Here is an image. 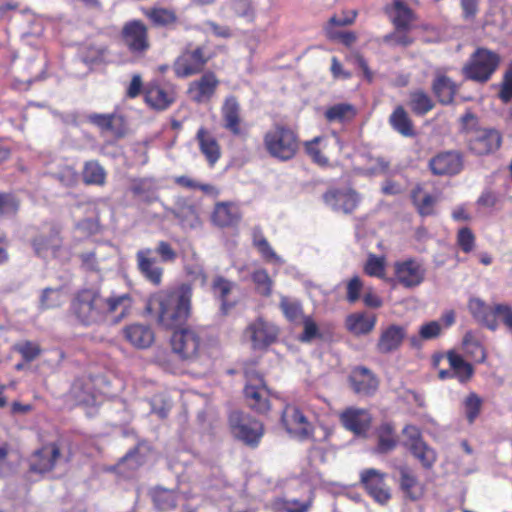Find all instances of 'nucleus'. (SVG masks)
<instances>
[{
	"instance_id": "bf43d9fd",
	"label": "nucleus",
	"mask_w": 512,
	"mask_h": 512,
	"mask_svg": "<svg viewBox=\"0 0 512 512\" xmlns=\"http://www.w3.org/2000/svg\"><path fill=\"white\" fill-rule=\"evenodd\" d=\"M364 271L367 275L372 277L383 278L385 274V259L370 254L364 266Z\"/></svg>"
},
{
	"instance_id": "6e6552de",
	"label": "nucleus",
	"mask_w": 512,
	"mask_h": 512,
	"mask_svg": "<svg viewBox=\"0 0 512 512\" xmlns=\"http://www.w3.org/2000/svg\"><path fill=\"white\" fill-rule=\"evenodd\" d=\"M247 383L244 395L250 408L259 413L267 412L270 408V391L261 375L253 371H246Z\"/></svg>"
},
{
	"instance_id": "7c9ffc66",
	"label": "nucleus",
	"mask_w": 512,
	"mask_h": 512,
	"mask_svg": "<svg viewBox=\"0 0 512 512\" xmlns=\"http://www.w3.org/2000/svg\"><path fill=\"white\" fill-rule=\"evenodd\" d=\"M124 338L135 348L145 349L154 342V332L150 326L134 323L123 329Z\"/></svg>"
},
{
	"instance_id": "37998d69",
	"label": "nucleus",
	"mask_w": 512,
	"mask_h": 512,
	"mask_svg": "<svg viewBox=\"0 0 512 512\" xmlns=\"http://www.w3.org/2000/svg\"><path fill=\"white\" fill-rule=\"evenodd\" d=\"M82 176L87 185L102 186L105 184L106 172L98 161H87L84 164Z\"/></svg>"
},
{
	"instance_id": "9b49d317",
	"label": "nucleus",
	"mask_w": 512,
	"mask_h": 512,
	"mask_svg": "<svg viewBox=\"0 0 512 512\" xmlns=\"http://www.w3.org/2000/svg\"><path fill=\"white\" fill-rule=\"evenodd\" d=\"M177 93L171 84L150 82L144 87V101L156 111L168 109L176 101Z\"/></svg>"
},
{
	"instance_id": "09e8293b",
	"label": "nucleus",
	"mask_w": 512,
	"mask_h": 512,
	"mask_svg": "<svg viewBox=\"0 0 512 512\" xmlns=\"http://www.w3.org/2000/svg\"><path fill=\"white\" fill-rule=\"evenodd\" d=\"M462 344L467 353L477 357V362L483 363L486 360V351L480 342L476 339L472 331L465 333Z\"/></svg>"
},
{
	"instance_id": "bb28decb",
	"label": "nucleus",
	"mask_w": 512,
	"mask_h": 512,
	"mask_svg": "<svg viewBox=\"0 0 512 512\" xmlns=\"http://www.w3.org/2000/svg\"><path fill=\"white\" fill-rule=\"evenodd\" d=\"M170 213L178 220L183 229H195L201 224L196 206L186 198H179L170 209Z\"/></svg>"
},
{
	"instance_id": "4c0bfd02",
	"label": "nucleus",
	"mask_w": 512,
	"mask_h": 512,
	"mask_svg": "<svg viewBox=\"0 0 512 512\" xmlns=\"http://www.w3.org/2000/svg\"><path fill=\"white\" fill-rule=\"evenodd\" d=\"M447 359L454 377H457L460 382L464 383L472 377L474 373L473 366L466 362L461 355L454 351H449Z\"/></svg>"
},
{
	"instance_id": "052dcab7",
	"label": "nucleus",
	"mask_w": 512,
	"mask_h": 512,
	"mask_svg": "<svg viewBox=\"0 0 512 512\" xmlns=\"http://www.w3.org/2000/svg\"><path fill=\"white\" fill-rule=\"evenodd\" d=\"M253 244L267 261H279L280 258L277 256L267 239L261 233H255Z\"/></svg>"
},
{
	"instance_id": "8fccbe9b",
	"label": "nucleus",
	"mask_w": 512,
	"mask_h": 512,
	"mask_svg": "<svg viewBox=\"0 0 512 512\" xmlns=\"http://www.w3.org/2000/svg\"><path fill=\"white\" fill-rule=\"evenodd\" d=\"M20 209L19 198L11 192H0V216H15Z\"/></svg>"
},
{
	"instance_id": "c756f323",
	"label": "nucleus",
	"mask_w": 512,
	"mask_h": 512,
	"mask_svg": "<svg viewBox=\"0 0 512 512\" xmlns=\"http://www.w3.org/2000/svg\"><path fill=\"white\" fill-rule=\"evenodd\" d=\"M406 336V329L400 325L392 324L381 331L376 344L377 351L388 354L396 351Z\"/></svg>"
},
{
	"instance_id": "79ce46f5",
	"label": "nucleus",
	"mask_w": 512,
	"mask_h": 512,
	"mask_svg": "<svg viewBox=\"0 0 512 512\" xmlns=\"http://www.w3.org/2000/svg\"><path fill=\"white\" fill-rule=\"evenodd\" d=\"M409 106L414 114L424 116L434 108L435 104L425 91L416 90L410 93Z\"/></svg>"
},
{
	"instance_id": "c03bdc74",
	"label": "nucleus",
	"mask_w": 512,
	"mask_h": 512,
	"mask_svg": "<svg viewBox=\"0 0 512 512\" xmlns=\"http://www.w3.org/2000/svg\"><path fill=\"white\" fill-rule=\"evenodd\" d=\"M442 331L441 324L438 321H430L420 326L418 336H411L410 343L414 348H420L421 341L436 339Z\"/></svg>"
},
{
	"instance_id": "b1692460",
	"label": "nucleus",
	"mask_w": 512,
	"mask_h": 512,
	"mask_svg": "<svg viewBox=\"0 0 512 512\" xmlns=\"http://www.w3.org/2000/svg\"><path fill=\"white\" fill-rule=\"evenodd\" d=\"M349 383L353 391L358 395L369 396L378 389V380L366 367L354 368L349 376Z\"/></svg>"
},
{
	"instance_id": "a19ab883",
	"label": "nucleus",
	"mask_w": 512,
	"mask_h": 512,
	"mask_svg": "<svg viewBox=\"0 0 512 512\" xmlns=\"http://www.w3.org/2000/svg\"><path fill=\"white\" fill-rule=\"evenodd\" d=\"M397 445L395 438V428L389 423H382L378 428V444L376 451L380 454H386L392 451Z\"/></svg>"
},
{
	"instance_id": "a878e982",
	"label": "nucleus",
	"mask_w": 512,
	"mask_h": 512,
	"mask_svg": "<svg viewBox=\"0 0 512 512\" xmlns=\"http://www.w3.org/2000/svg\"><path fill=\"white\" fill-rule=\"evenodd\" d=\"M473 319L491 331H496L499 321L495 319L494 305L490 306L478 297H471L467 304Z\"/></svg>"
},
{
	"instance_id": "9d476101",
	"label": "nucleus",
	"mask_w": 512,
	"mask_h": 512,
	"mask_svg": "<svg viewBox=\"0 0 512 512\" xmlns=\"http://www.w3.org/2000/svg\"><path fill=\"white\" fill-rule=\"evenodd\" d=\"M386 476V473L375 468L364 469L360 472V482L366 493L381 505H385L391 499L390 488L385 482Z\"/></svg>"
},
{
	"instance_id": "f257e3e1",
	"label": "nucleus",
	"mask_w": 512,
	"mask_h": 512,
	"mask_svg": "<svg viewBox=\"0 0 512 512\" xmlns=\"http://www.w3.org/2000/svg\"><path fill=\"white\" fill-rule=\"evenodd\" d=\"M131 305L132 300L129 294L104 297L100 287L93 286L79 289L74 294L70 312L77 323L88 327L102 324L109 317H112V321H119L126 315Z\"/></svg>"
},
{
	"instance_id": "72a5a7b5",
	"label": "nucleus",
	"mask_w": 512,
	"mask_h": 512,
	"mask_svg": "<svg viewBox=\"0 0 512 512\" xmlns=\"http://www.w3.org/2000/svg\"><path fill=\"white\" fill-rule=\"evenodd\" d=\"M389 124L403 137H414L416 135L413 121L401 105H398L389 116Z\"/></svg>"
},
{
	"instance_id": "c9c22d12",
	"label": "nucleus",
	"mask_w": 512,
	"mask_h": 512,
	"mask_svg": "<svg viewBox=\"0 0 512 512\" xmlns=\"http://www.w3.org/2000/svg\"><path fill=\"white\" fill-rule=\"evenodd\" d=\"M234 286L233 282L223 276H216L211 284L212 292L221 301V310L225 314L233 307V303L228 302V296Z\"/></svg>"
},
{
	"instance_id": "de8ad7c7",
	"label": "nucleus",
	"mask_w": 512,
	"mask_h": 512,
	"mask_svg": "<svg viewBox=\"0 0 512 512\" xmlns=\"http://www.w3.org/2000/svg\"><path fill=\"white\" fill-rule=\"evenodd\" d=\"M251 279L256 286L257 292L265 297L272 293L273 280L269 276L267 270L257 269L251 274Z\"/></svg>"
},
{
	"instance_id": "ea45409f",
	"label": "nucleus",
	"mask_w": 512,
	"mask_h": 512,
	"mask_svg": "<svg viewBox=\"0 0 512 512\" xmlns=\"http://www.w3.org/2000/svg\"><path fill=\"white\" fill-rule=\"evenodd\" d=\"M357 114L356 108L349 103L335 104L325 111V118L328 122L344 123L351 121Z\"/></svg>"
},
{
	"instance_id": "5fc2aeb1",
	"label": "nucleus",
	"mask_w": 512,
	"mask_h": 512,
	"mask_svg": "<svg viewBox=\"0 0 512 512\" xmlns=\"http://www.w3.org/2000/svg\"><path fill=\"white\" fill-rule=\"evenodd\" d=\"M51 176L67 188H73L79 182V175L71 166L61 167L58 171L52 173Z\"/></svg>"
},
{
	"instance_id": "680f3d73",
	"label": "nucleus",
	"mask_w": 512,
	"mask_h": 512,
	"mask_svg": "<svg viewBox=\"0 0 512 512\" xmlns=\"http://www.w3.org/2000/svg\"><path fill=\"white\" fill-rule=\"evenodd\" d=\"M400 473V488L411 499L415 500L416 497L412 494V488L417 485V478L413 475L410 469L406 466L399 467Z\"/></svg>"
},
{
	"instance_id": "1a4fd4ad",
	"label": "nucleus",
	"mask_w": 512,
	"mask_h": 512,
	"mask_svg": "<svg viewBox=\"0 0 512 512\" xmlns=\"http://www.w3.org/2000/svg\"><path fill=\"white\" fill-rule=\"evenodd\" d=\"M121 39L133 55H143L150 48L148 28L140 20L125 23L121 31Z\"/></svg>"
},
{
	"instance_id": "cd10ccee",
	"label": "nucleus",
	"mask_w": 512,
	"mask_h": 512,
	"mask_svg": "<svg viewBox=\"0 0 512 512\" xmlns=\"http://www.w3.org/2000/svg\"><path fill=\"white\" fill-rule=\"evenodd\" d=\"M241 218L240 208L231 202L216 203L211 215L212 223L220 228L236 226Z\"/></svg>"
},
{
	"instance_id": "aec40b11",
	"label": "nucleus",
	"mask_w": 512,
	"mask_h": 512,
	"mask_svg": "<svg viewBox=\"0 0 512 512\" xmlns=\"http://www.w3.org/2000/svg\"><path fill=\"white\" fill-rule=\"evenodd\" d=\"M245 334L249 337L254 349H264L276 340L278 329L260 318L247 327Z\"/></svg>"
},
{
	"instance_id": "338daca9",
	"label": "nucleus",
	"mask_w": 512,
	"mask_h": 512,
	"mask_svg": "<svg viewBox=\"0 0 512 512\" xmlns=\"http://www.w3.org/2000/svg\"><path fill=\"white\" fill-rule=\"evenodd\" d=\"M154 502L161 510L173 509L176 507L175 495L168 490H161L155 493Z\"/></svg>"
},
{
	"instance_id": "423d86ee",
	"label": "nucleus",
	"mask_w": 512,
	"mask_h": 512,
	"mask_svg": "<svg viewBox=\"0 0 512 512\" xmlns=\"http://www.w3.org/2000/svg\"><path fill=\"white\" fill-rule=\"evenodd\" d=\"M500 63V56L489 49L477 48L469 61L463 66L464 76L476 82H487L496 71Z\"/></svg>"
},
{
	"instance_id": "f3484780",
	"label": "nucleus",
	"mask_w": 512,
	"mask_h": 512,
	"mask_svg": "<svg viewBox=\"0 0 512 512\" xmlns=\"http://www.w3.org/2000/svg\"><path fill=\"white\" fill-rule=\"evenodd\" d=\"M360 195L353 189H331L323 195V200L336 212L352 213L360 202Z\"/></svg>"
},
{
	"instance_id": "774afa93",
	"label": "nucleus",
	"mask_w": 512,
	"mask_h": 512,
	"mask_svg": "<svg viewBox=\"0 0 512 512\" xmlns=\"http://www.w3.org/2000/svg\"><path fill=\"white\" fill-rule=\"evenodd\" d=\"M499 98L507 103L512 99V64L505 72L504 79L499 92Z\"/></svg>"
},
{
	"instance_id": "0e129e2a",
	"label": "nucleus",
	"mask_w": 512,
	"mask_h": 512,
	"mask_svg": "<svg viewBox=\"0 0 512 512\" xmlns=\"http://www.w3.org/2000/svg\"><path fill=\"white\" fill-rule=\"evenodd\" d=\"M495 319L500 320L502 324L512 332V305L507 303L494 304Z\"/></svg>"
},
{
	"instance_id": "e2e57ef3",
	"label": "nucleus",
	"mask_w": 512,
	"mask_h": 512,
	"mask_svg": "<svg viewBox=\"0 0 512 512\" xmlns=\"http://www.w3.org/2000/svg\"><path fill=\"white\" fill-rule=\"evenodd\" d=\"M313 504V495L311 494L305 501L298 499H287L281 503V509L285 512H308Z\"/></svg>"
},
{
	"instance_id": "20e7f679",
	"label": "nucleus",
	"mask_w": 512,
	"mask_h": 512,
	"mask_svg": "<svg viewBox=\"0 0 512 512\" xmlns=\"http://www.w3.org/2000/svg\"><path fill=\"white\" fill-rule=\"evenodd\" d=\"M208 344L207 331L201 327H180L174 330L171 346L182 360L195 361L206 351Z\"/></svg>"
},
{
	"instance_id": "49530a36",
	"label": "nucleus",
	"mask_w": 512,
	"mask_h": 512,
	"mask_svg": "<svg viewBox=\"0 0 512 512\" xmlns=\"http://www.w3.org/2000/svg\"><path fill=\"white\" fill-rule=\"evenodd\" d=\"M145 14L156 26L166 27L177 22V16L175 12L170 9L152 8Z\"/></svg>"
},
{
	"instance_id": "412c9836",
	"label": "nucleus",
	"mask_w": 512,
	"mask_h": 512,
	"mask_svg": "<svg viewBox=\"0 0 512 512\" xmlns=\"http://www.w3.org/2000/svg\"><path fill=\"white\" fill-rule=\"evenodd\" d=\"M240 113L241 108L237 98L235 96L226 97L221 107L222 126L237 137L245 134Z\"/></svg>"
},
{
	"instance_id": "864d4df0",
	"label": "nucleus",
	"mask_w": 512,
	"mask_h": 512,
	"mask_svg": "<svg viewBox=\"0 0 512 512\" xmlns=\"http://www.w3.org/2000/svg\"><path fill=\"white\" fill-rule=\"evenodd\" d=\"M323 140L322 137L317 136L310 141L305 142L304 148L307 155L312 159L314 163L319 166H327L329 164L328 158L322 153L319 148V143Z\"/></svg>"
},
{
	"instance_id": "2eb2a0df",
	"label": "nucleus",
	"mask_w": 512,
	"mask_h": 512,
	"mask_svg": "<svg viewBox=\"0 0 512 512\" xmlns=\"http://www.w3.org/2000/svg\"><path fill=\"white\" fill-rule=\"evenodd\" d=\"M220 84L216 74L212 71L205 72L200 78L190 82L187 94L191 101L197 104L208 103L216 93Z\"/></svg>"
},
{
	"instance_id": "6e6d98bb",
	"label": "nucleus",
	"mask_w": 512,
	"mask_h": 512,
	"mask_svg": "<svg viewBox=\"0 0 512 512\" xmlns=\"http://www.w3.org/2000/svg\"><path fill=\"white\" fill-rule=\"evenodd\" d=\"M62 303L60 289L45 288L40 296L39 308L47 310L59 307Z\"/></svg>"
},
{
	"instance_id": "f704fd0d",
	"label": "nucleus",
	"mask_w": 512,
	"mask_h": 512,
	"mask_svg": "<svg viewBox=\"0 0 512 512\" xmlns=\"http://www.w3.org/2000/svg\"><path fill=\"white\" fill-rule=\"evenodd\" d=\"M412 202L421 216H432L435 214L438 197L425 192L418 186L412 191Z\"/></svg>"
},
{
	"instance_id": "c85d7f7f",
	"label": "nucleus",
	"mask_w": 512,
	"mask_h": 512,
	"mask_svg": "<svg viewBox=\"0 0 512 512\" xmlns=\"http://www.w3.org/2000/svg\"><path fill=\"white\" fill-rule=\"evenodd\" d=\"M87 120L97 126L103 132H111L117 138H121L125 135V121L123 116L110 113V114H98L92 113L87 116Z\"/></svg>"
},
{
	"instance_id": "f8f14e48",
	"label": "nucleus",
	"mask_w": 512,
	"mask_h": 512,
	"mask_svg": "<svg viewBox=\"0 0 512 512\" xmlns=\"http://www.w3.org/2000/svg\"><path fill=\"white\" fill-rule=\"evenodd\" d=\"M394 275L397 283L404 288L411 289L419 286L424 281L426 269L421 262L410 258L395 262Z\"/></svg>"
},
{
	"instance_id": "4468645a",
	"label": "nucleus",
	"mask_w": 512,
	"mask_h": 512,
	"mask_svg": "<svg viewBox=\"0 0 512 512\" xmlns=\"http://www.w3.org/2000/svg\"><path fill=\"white\" fill-rule=\"evenodd\" d=\"M501 135L495 129H476L468 138L469 150L478 156L488 155L499 149Z\"/></svg>"
},
{
	"instance_id": "a18cd8bd",
	"label": "nucleus",
	"mask_w": 512,
	"mask_h": 512,
	"mask_svg": "<svg viewBox=\"0 0 512 512\" xmlns=\"http://www.w3.org/2000/svg\"><path fill=\"white\" fill-rule=\"evenodd\" d=\"M395 15L393 17V24L396 30H409L414 15L412 10L400 1L395 2Z\"/></svg>"
},
{
	"instance_id": "3c124183",
	"label": "nucleus",
	"mask_w": 512,
	"mask_h": 512,
	"mask_svg": "<svg viewBox=\"0 0 512 512\" xmlns=\"http://www.w3.org/2000/svg\"><path fill=\"white\" fill-rule=\"evenodd\" d=\"M226 5L237 17L248 20H252L254 17L255 9L252 0H228Z\"/></svg>"
},
{
	"instance_id": "e433bc0d",
	"label": "nucleus",
	"mask_w": 512,
	"mask_h": 512,
	"mask_svg": "<svg viewBox=\"0 0 512 512\" xmlns=\"http://www.w3.org/2000/svg\"><path fill=\"white\" fill-rule=\"evenodd\" d=\"M376 324L375 316L351 314L346 319L347 329L355 335H365L371 332Z\"/></svg>"
},
{
	"instance_id": "58836bf2",
	"label": "nucleus",
	"mask_w": 512,
	"mask_h": 512,
	"mask_svg": "<svg viewBox=\"0 0 512 512\" xmlns=\"http://www.w3.org/2000/svg\"><path fill=\"white\" fill-rule=\"evenodd\" d=\"M408 449L412 455L421 463L425 469H431L436 460L437 454L425 441L415 444H408Z\"/></svg>"
},
{
	"instance_id": "603ef678",
	"label": "nucleus",
	"mask_w": 512,
	"mask_h": 512,
	"mask_svg": "<svg viewBox=\"0 0 512 512\" xmlns=\"http://www.w3.org/2000/svg\"><path fill=\"white\" fill-rule=\"evenodd\" d=\"M323 338L322 326L317 325L310 316L303 317V332L299 337L300 341L309 343L314 339Z\"/></svg>"
},
{
	"instance_id": "dca6fc26",
	"label": "nucleus",
	"mask_w": 512,
	"mask_h": 512,
	"mask_svg": "<svg viewBox=\"0 0 512 512\" xmlns=\"http://www.w3.org/2000/svg\"><path fill=\"white\" fill-rule=\"evenodd\" d=\"M282 422L288 433L300 440H307L313 434V427L302 411L296 406H287L282 414Z\"/></svg>"
},
{
	"instance_id": "2f4dec72",
	"label": "nucleus",
	"mask_w": 512,
	"mask_h": 512,
	"mask_svg": "<svg viewBox=\"0 0 512 512\" xmlns=\"http://www.w3.org/2000/svg\"><path fill=\"white\" fill-rule=\"evenodd\" d=\"M199 150L205 157L209 166L213 167L221 157V147L217 139L204 127H200L196 134Z\"/></svg>"
},
{
	"instance_id": "39448f33",
	"label": "nucleus",
	"mask_w": 512,
	"mask_h": 512,
	"mask_svg": "<svg viewBox=\"0 0 512 512\" xmlns=\"http://www.w3.org/2000/svg\"><path fill=\"white\" fill-rule=\"evenodd\" d=\"M213 56V53L204 45L193 47L188 44L173 63L174 74L179 78L200 74Z\"/></svg>"
},
{
	"instance_id": "5701e85b",
	"label": "nucleus",
	"mask_w": 512,
	"mask_h": 512,
	"mask_svg": "<svg viewBox=\"0 0 512 512\" xmlns=\"http://www.w3.org/2000/svg\"><path fill=\"white\" fill-rule=\"evenodd\" d=\"M431 90L439 103L450 105L458 93L459 85L443 71L436 70L431 84Z\"/></svg>"
},
{
	"instance_id": "13d9d810",
	"label": "nucleus",
	"mask_w": 512,
	"mask_h": 512,
	"mask_svg": "<svg viewBox=\"0 0 512 512\" xmlns=\"http://www.w3.org/2000/svg\"><path fill=\"white\" fill-rule=\"evenodd\" d=\"M482 399L476 393H470L465 401V415L469 423H473L480 414Z\"/></svg>"
},
{
	"instance_id": "a211bd4d",
	"label": "nucleus",
	"mask_w": 512,
	"mask_h": 512,
	"mask_svg": "<svg viewBox=\"0 0 512 512\" xmlns=\"http://www.w3.org/2000/svg\"><path fill=\"white\" fill-rule=\"evenodd\" d=\"M59 457L60 449L57 444L44 445L30 456L29 471L40 475L48 473L53 470Z\"/></svg>"
},
{
	"instance_id": "6ab92c4d",
	"label": "nucleus",
	"mask_w": 512,
	"mask_h": 512,
	"mask_svg": "<svg viewBox=\"0 0 512 512\" xmlns=\"http://www.w3.org/2000/svg\"><path fill=\"white\" fill-rule=\"evenodd\" d=\"M48 226V233H40L31 239V246L38 257H46L48 252L55 254L62 246L60 236L61 229L54 223H45Z\"/></svg>"
},
{
	"instance_id": "4d7b16f0",
	"label": "nucleus",
	"mask_w": 512,
	"mask_h": 512,
	"mask_svg": "<svg viewBox=\"0 0 512 512\" xmlns=\"http://www.w3.org/2000/svg\"><path fill=\"white\" fill-rule=\"evenodd\" d=\"M280 308L290 322H296L302 317V306L297 300H290L287 297H282L280 301Z\"/></svg>"
},
{
	"instance_id": "4be33fe9",
	"label": "nucleus",
	"mask_w": 512,
	"mask_h": 512,
	"mask_svg": "<svg viewBox=\"0 0 512 512\" xmlns=\"http://www.w3.org/2000/svg\"><path fill=\"white\" fill-rule=\"evenodd\" d=\"M137 267L146 280L155 286H159L162 282L163 268L158 265L156 258L153 256L151 248H143L136 253Z\"/></svg>"
},
{
	"instance_id": "473e14b6",
	"label": "nucleus",
	"mask_w": 512,
	"mask_h": 512,
	"mask_svg": "<svg viewBox=\"0 0 512 512\" xmlns=\"http://www.w3.org/2000/svg\"><path fill=\"white\" fill-rule=\"evenodd\" d=\"M70 397L79 405H93L96 390L91 377H80L74 380L70 388Z\"/></svg>"
},
{
	"instance_id": "7ed1b4c3",
	"label": "nucleus",
	"mask_w": 512,
	"mask_h": 512,
	"mask_svg": "<svg viewBox=\"0 0 512 512\" xmlns=\"http://www.w3.org/2000/svg\"><path fill=\"white\" fill-rule=\"evenodd\" d=\"M263 145L270 157L287 162L297 155L300 140L295 130L285 124L276 123L264 134Z\"/></svg>"
},
{
	"instance_id": "0eeeda50",
	"label": "nucleus",
	"mask_w": 512,
	"mask_h": 512,
	"mask_svg": "<svg viewBox=\"0 0 512 512\" xmlns=\"http://www.w3.org/2000/svg\"><path fill=\"white\" fill-rule=\"evenodd\" d=\"M229 425L232 435L252 448L258 446L264 433L263 425L260 421L240 411L230 413Z\"/></svg>"
},
{
	"instance_id": "ddd939ff",
	"label": "nucleus",
	"mask_w": 512,
	"mask_h": 512,
	"mask_svg": "<svg viewBox=\"0 0 512 512\" xmlns=\"http://www.w3.org/2000/svg\"><path fill=\"white\" fill-rule=\"evenodd\" d=\"M341 425L357 437H365L371 428L372 416L363 408L347 407L339 413Z\"/></svg>"
},
{
	"instance_id": "393cba45",
	"label": "nucleus",
	"mask_w": 512,
	"mask_h": 512,
	"mask_svg": "<svg viewBox=\"0 0 512 512\" xmlns=\"http://www.w3.org/2000/svg\"><path fill=\"white\" fill-rule=\"evenodd\" d=\"M429 167L434 175H455L462 170L463 162L460 154L449 151L433 157Z\"/></svg>"
},
{
	"instance_id": "69168bd1",
	"label": "nucleus",
	"mask_w": 512,
	"mask_h": 512,
	"mask_svg": "<svg viewBox=\"0 0 512 512\" xmlns=\"http://www.w3.org/2000/svg\"><path fill=\"white\" fill-rule=\"evenodd\" d=\"M11 452L12 448L9 443H0V477H5L14 471L13 465L9 462Z\"/></svg>"
},
{
	"instance_id": "f03ea898",
	"label": "nucleus",
	"mask_w": 512,
	"mask_h": 512,
	"mask_svg": "<svg viewBox=\"0 0 512 512\" xmlns=\"http://www.w3.org/2000/svg\"><path fill=\"white\" fill-rule=\"evenodd\" d=\"M191 297V285L183 283L151 296L146 308L156 315L161 326L176 330L182 327L190 316Z\"/></svg>"
}]
</instances>
